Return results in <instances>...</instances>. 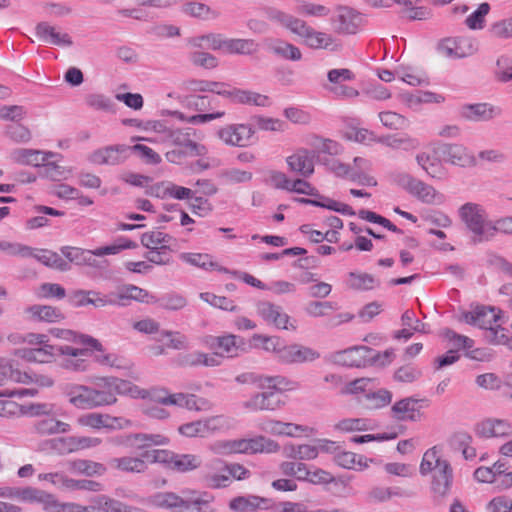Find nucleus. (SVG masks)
<instances>
[{
	"instance_id": "f257e3e1",
	"label": "nucleus",
	"mask_w": 512,
	"mask_h": 512,
	"mask_svg": "<svg viewBox=\"0 0 512 512\" xmlns=\"http://www.w3.org/2000/svg\"><path fill=\"white\" fill-rule=\"evenodd\" d=\"M64 395L76 408L94 409L114 405L118 395L145 399L147 392L128 380L104 377L95 388L80 384H66Z\"/></svg>"
},
{
	"instance_id": "f03ea898",
	"label": "nucleus",
	"mask_w": 512,
	"mask_h": 512,
	"mask_svg": "<svg viewBox=\"0 0 512 512\" xmlns=\"http://www.w3.org/2000/svg\"><path fill=\"white\" fill-rule=\"evenodd\" d=\"M266 16L276 26L299 37L312 50H335V38L331 34L314 29L302 18L277 8L267 9Z\"/></svg>"
},
{
	"instance_id": "7ed1b4c3",
	"label": "nucleus",
	"mask_w": 512,
	"mask_h": 512,
	"mask_svg": "<svg viewBox=\"0 0 512 512\" xmlns=\"http://www.w3.org/2000/svg\"><path fill=\"white\" fill-rule=\"evenodd\" d=\"M195 491L183 490L181 494L174 492H157L150 497L151 504L170 512H218L211 506L212 496L194 497Z\"/></svg>"
},
{
	"instance_id": "20e7f679",
	"label": "nucleus",
	"mask_w": 512,
	"mask_h": 512,
	"mask_svg": "<svg viewBox=\"0 0 512 512\" xmlns=\"http://www.w3.org/2000/svg\"><path fill=\"white\" fill-rule=\"evenodd\" d=\"M393 350H386L379 353L367 346H355L343 351L337 352L334 356L335 362L350 367L365 366L368 361L385 366L392 361Z\"/></svg>"
},
{
	"instance_id": "39448f33",
	"label": "nucleus",
	"mask_w": 512,
	"mask_h": 512,
	"mask_svg": "<svg viewBox=\"0 0 512 512\" xmlns=\"http://www.w3.org/2000/svg\"><path fill=\"white\" fill-rule=\"evenodd\" d=\"M458 215L475 242H485L491 220L486 209L475 202H467L458 209Z\"/></svg>"
},
{
	"instance_id": "423d86ee",
	"label": "nucleus",
	"mask_w": 512,
	"mask_h": 512,
	"mask_svg": "<svg viewBox=\"0 0 512 512\" xmlns=\"http://www.w3.org/2000/svg\"><path fill=\"white\" fill-rule=\"evenodd\" d=\"M158 132L163 134V141L190 152V156H203L207 153L204 145L197 143V131L194 128H170L159 125Z\"/></svg>"
},
{
	"instance_id": "0eeeda50",
	"label": "nucleus",
	"mask_w": 512,
	"mask_h": 512,
	"mask_svg": "<svg viewBox=\"0 0 512 512\" xmlns=\"http://www.w3.org/2000/svg\"><path fill=\"white\" fill-rule=\"evenodd\" d=\"M57 354L74 357L87 356L88 350L70 345H51L48 343L23 350V357L29 361H35L39 363L50 362L52 358Z\"/></svg>"
},
{
	"instance_id": "6e6552de",
	"label": "nucleus",
	"mask_w": 512,
	"mask_h": 512,
	"mask_svg": "<svg viewBox=\"0 0 512 512\" xmlns=\"http://www.w3.org/2000/svg\"><path fill=\"white\" fill-rule=\"evenodd\" d=\"M438 51L447 58L461 59L475 54L478 44L468 36L448 37L439 43Z\"/></svg>"
},
{
	"instance_id": "1a4fd4ad",
	"label": "nucleus",
	"mask_w": 512,
	"mask_h": 512,
	"mask_svg": "<svg viewBox=\"0 0 512 512\" xmlns=\"http://www.w3.org/2000/svg\"><path fill=\"white\" fill-rule=\"evenodd\" d=\"M362 15L351 7L339 5L335 9V15L331 18L334 31L338 34H356L363 25Z\"/></svg>"
},
{
	"instance_id": "9d476101",
	"label": "nucleus",
	"mask_w": 512,
	"mask_h": 512,
	"mask_svg": "<svg viewBox=\"0 0 512 512\" xmlns=\"http://www.w3.org/2000/svg\"><path fill=\"white\" fill-rule=\"evenodd\" d=\"M320 358V353L308 346L301 344H283L277 351V361L283 364H302L313 362Z\"/></svg>"
},
{
	"instance_id": "9b49d317",
	"label": "nucleus",
	"mask_w": 512,
	"mask_h": 512,
	"mask_svg": "<svg viewBox=\"0 0 512 512\" xmlns=\"http://www.w3.org/2000/svg\"><path fill=\"white\" fill-rule=\"evenodd\" d=\"M131 148L128 145H110L94 151L89 160L97 165H119L130 155Z\"/></svg>"
},
{
	"instance_id": "f8f14e48",
	"label": "nucleus",
	"mask_w": 512,
	"mask_h": 512,
	"mask_svg": "<svg viewBox=\"0 0 512 512\" xmlns=\"http://www.w3.org/2000/svg\"><path fill=\"white\" fill-rule=\"evenodd\" d=\"M21 502L41 504L45 512H61L64 508L55 495L32 486L22 487Z\"/></svg>"
},
{
	"instance_id": "ddd939ff",
	"label": "nucleus",
	"mask_w": 512,
	"mask_h": 512,
	"mask_svg": "<svg viewBox=\"0 0 512 512\" xmlns=\"http://www.w3.org/2000/svg\"><path fill=\"white\" fill-rule=\"evenodd\" d=\"M454 473L450 463H443L440 470H436L432 475L431 492L433 499L441 501L446 499L453 487Z\"/></svg>"
},
{
	"instance_id": "4468645a",
	"label": "nucleus",
	"mask_w": 512,
	"mask_h": 512,
	"mask_svg": "<svg viewBox=\"0 0 512 512\" xmlns=\"http://www.w3.org/2000/svg\"><path fill=\"white\" fill-rule=\"evenodd\" d=\"M254 129L247 124H231L221 128L217 135L226 145L245 147L249 144Z\"/></svg>"
},
{
	"instance_id": "2eb2a0df",
	"label": "nucleus",
	"mask_w": 512,
	"mask_h": 512,
	"mask_svg": "<svg viewBox=\"0 0 512 512\" xmlns=\"http://www.w3.org/2000/svg\"><path fill=\"white\" fill-rule=\"evenodd\" d=\"M202 479L205 485L212 489L228 487L231 483L227 472V463L214 459L206 464Z\"/></svg>"
},
{
	"instance_id": "dca6fc26",
	"label": "nucleus",
	"mask_w": 512,
	"mask_h": 512,
	"mask_svg": "<svg viewBox=\"0 0 512 512\" xmlns=\"http://www.w3.org/2000/svg\"><path fill=\"white\" fill-rule=\"evenodd\" d=\"M256 312L267 324L278 329H288L290 317L281 306L269 301H259L256 304Z\"/></svg>"
},
{
	"instance_id": "f3484780",
	"label": "nucleus",
	"mask_w": 512,
	"mask_h": 512,
	"mask_svg": "<svg viewBox=\"0 0 512 512\" xmlns=\"http://www.w3.org/2000/svg\"><path fill=\"white\" fill-rule=\"evenodd\" d=\"M168 439L160 434L131 433L118 437L115 443L138 450L167 444Z\"/></svg>"
},
{
	"instance_id": "a211bd4d",
	"label": "nucleus",
	"mask_w": 512,
	"mask_h": 512,
	"mask_svg": "<svg viewBox=\"0 0 512 512\" xmlns=\"http://www.w3.org/2000/svg\"><path fill=\"white\" fill-rule=\"evenodd\" d=\"M440 153L452 165L469 167L477 164L475 156L460 144H445L440 147Z\"/></svg>"
},
{
	"instance_id": "6ab92c4d",
	"label": "nucleus",
	"mask_w": 512,
	"mask_h": 512,
	"mask_svg": "<svg viewBox=\"0 0 512 512\" xmlns=\"http://www.w3.org/2000/svg\"><path fill=\"white\" fill-rule=\"evenodd\" d=\"M315 152L308 149H299L286 158L289 169L307 178L314 173Z\"/></svg>"
},
{
	"instance_id": "aec40b11",
	"label": "nucleus",
	"mask_w": 512,
	"mask_h": 512,
	"mask_svg": "<svg viewBox=\"0 0 512 512\" xmlns=\"http://www.w3.org/2000/svg\"><path fill=\"white\" fill-rule=\"evenodd\" d=\"M272 507V500L257 495L237 496L230 500L229 509L233 512H256Z\"/></svg>"
},
{
	"instance_id": "412c9836",
	"label": "nucleus",
	"mask_w": 512,
	"mask_h": 512,
	"mask_svg": "<svg viewBox=\"0 0 512 512\" xmlns=\"http://www.w3.org/2000/svg\"><path fill=\"white\" fill-rule=\"evenodd\" d=\"M462 319L467 324L477 326L487 331L497 322L499 314L496 312L495 308L481 306L475 308L473 311L464 312Z\"/></svg>"
},
{
	"instance_id": "4be33fe9",
	"label": "nucleus",
	"mask_w": 512,
	"mask_h": 512,
	"mask_svg": "<svg viewBox=\"0 0 512 512\" xmlns=\"http://www.w3.org/2000/svg\"><path fill=\"white\" fill-rule=\"evenodd\" d=\"M35 36L42 42L62 47L73 45L72 38L68 33L57 32L55 27L48 22H39L35 27Z\"/></svg>"
},
{
	"instance_id": "5701e85b",
	"label": "nucleus",
	"mask_w": 512,
	"mask_h": 512,
	"mask_svg": "<svg viewBox=\"0 0 512 512\" xmlns=\"http://www.w3.org/2000/svg\"><path fill=\"white\" fill-rule=\"evenodd\" d=\"M476 432L480 437H507L512 434V424L505 419L488 418L481 421Z\"/></svg>"
},
{
	"instance_id": "b1692460",
	"label": "nucleus",
	"mask_w": 512,
	"mask_h": 512,
	"mask_svg": "<svg viewBox=\"0 0 512 512\" xmlns=\"http://www.w3.org/2000/svg\"><path fill=\"white\" fill-rule=\"evenodd\" d=\"M238 337L233 334H227L223 336H206L204 338L205 345L216 351L222 357H233L237 355L239 343L237 342Z\"/></svg>"
},
{
	"instance_id": "393cba45",
	"label": "nucleus",
	"mask_w": 512,
	"mask_h": 512,
	"mask_svg": "<svg viewBox=\"0 0 512 512\" xmlns=\"http://www.w3.org/2000/svg\"><path fill=\"white\" fill-rule=\"evenodd\" d=\"M239 441V453H275L279 451V444L267 437L256 436L248 439H238Z\"/></svg>"
},
{
	"instance_id": "a878e982",
	"label": "nucleus",
	"mask_w": 512,
	"mask_h": 512,
	"mask_svg": "<svg viewBox=\"0 0 512 512\" xmlns=\"http://www.w3.org/2000/svg\"><path fill=\"white\" fill-rule=\"evenodd\" d=\"M267 50L274 56L287 61H300L302 52L299 47L281 38H271L267 41Z\"/></svg>"
},
{
	"instance_id": "bb28decb",
	"label": "nucleus",
	"mask_w": 512,
	"mask_h": 512,
	"mask_svg": "<svg viewBox=\"0 0 512 512\" xmlns=\"http://www.w3.org/2000/svg\"><path fill=\"white\" fill-rule=\"evenodd\" d=\"M108 464L111 468L124 473L142 474L148 469L143 453L140 456L111 458Z\"/></svg>"
},
{
	"instance_id": "cd10ccee",
	"label": "nucleus",
	"mask_w": 512,
	"mask_h": 512,
	"mask_svg": "<svg viewBox=\"0 0 512 512\" xmlns=\"http://www.w3.org/2000/svg\"><path fill=\"white\" fill-rule=\"evenodd\" d=\"M282 405L280 396L274 391H266L253 395L244 403V407L253 411H274Z\"/></svg>"
},
{
	"instance_id": "c85d7f7f",
	"label": "nucleus",
	"mask_w": 512,
	"mask_h": 512,
	"mask_svg": "<svg viewBox=\"0 0 512 512\" xmlns=\"http://www.w3.org/2000/svg\"><path fill=\"white\" fill-rule=\"evenodd\" d=\"M501 114L499 107L488 103H477L463 107L462 115L470 121H489Z\"/></svg>"
},
{
	"instance_id": "c756f323",
	"label": "nucleus",
	"mask_w": 512,
	"mask_h": 512,
	"mask_svg": "<svg viewBox=\"0 0 512 512\" xmlns=\"http://www.w3.org/2000/svg\"><path fill=\"white\" fill-rule=\"evenodd\" d=\"M418 400L413 397L403 398L391 407L392 417L398 421H417L420 416L416 408Z\"/></svg>"
},
{
	"instance_id": "7c9ffc66",
	"label": "nucleus",
	"mask_w": 512,
	"mask_h": 512,
	"mask_svg": "<svg viewBox=\"0 0 512 512\" xmlns=\"http://www.w3.org/2000/svg\"><path fill=\"white\" fill-rule=\"evenodd\" d=\"M52 152H43L35 149L18 148L11 154L12 159L22 165L39 166L44 164L49 158L54 157Z\"/></svg>"
},
{
	"instance_id": "2f4dec72",
	"label": "nucleus",
	"mask_w": 512,
	"mask_h": 512,
	"mask_svg": "<svg viewBox=\"0 0 512 512\" xmlns=\"http://www.w3.org/2000/svg\"><path fill=\"white\" fill-rule=\"evenodd\" d=\"M230 96V101L235 104L254 105L257 107H269L271 105V100L267 95L250 90L232 88V95Z\"/></svg>"
},
{
	"instance_id": "473e14b6",
	"label": "nucleus",
	"mask_w": 512,
	"mask_h": 512,
	"mask_svg": "<svg viewBox=\"0 0 512 512\" xmlns=\"http://www.w3.org/2000/svg\"><path fill=\"white\" fill-rule=\"evenodd\" d=\"M259 50V43L252 38H228L226 45V53L232 55L253 56Z\"/></svg>"
},
{
	"instance_id": "72a5a7b5",
	"label": "nucleus",
	"mask_w": 512,
	"mask_h": 512,
	"mask_svg": "<svg viewBox=\"0 0 512 512\" xmlns=\"http://www.w3.org/2000/svg\"><path fill=\"white\" fill-rule=\"evenodd\" d=\"M51 333L59 339H63L68 342H72L75 344L85 346V349H87L88 351H89L88 347H90L94 350H98V351L102 350L101 343L93 337L83 335V334L79 335V334H76L72 330H65V329H52Z\"/></svg>"
},
{
	"instance_id": "f704fd0d",
	"label": "nucleus",
	"mask_w": 512,
	"mask_h": 512,
	"mask_svg": "<svg viewBox=\"0 0 512 512\" xmlns=\"http://www.w3.org/2000/svg\"><path fill=\"white\" fill-rule=\"evenodd\" d=\"M71 472L82 474L88 477L101 476L107 471L105 465L88 459H77L67 463Z\"/></svg>"
},
{
	"instance_id": "c9c22d12",
	"label": "nucleus",
	"mask_w": 512,
	"mask_h": 512,
	"mask_svg": "<svg viewBox=\"0 0 512 512\" xmlns=\"http://www.w3.org/2000/svg\"><path fill=\"white\" fill-rule=\"evenodd\" d=\"M24 312L34 321L57 322L63 319L60 310L49 305H32L27 307Z\"/></svg>"
},
{
	"instance_id": "e433bc0d",
	"label": "nucleus",
	"mask_w": 512,
	"mask_h": 512,
	"mask_svg": "<svg viewBox=\"0 0 512 512\" xmlns=\"http://www.w3.org/2000/svg\"><path fill=\"white\" fill-rule=\"evenodd\" d=\"M35 258L47 267L57 269L60 271H67L70 269L69 262L62 258L58 253L47 249H33V254L30 256Z\"/></svg>"
},
{
	"instance_id": "4c0bfd02",
	"label": "nucleus",
	"mask_w": 512,
	"mask_h": 512,
	"mask_svg": "<svg viewBox=\"0 0 512 512\" xmlns=\"http://www.w3.org/2000/svg\"><path fill=\"white\" fill-rule=\"evenodd\" d=\"M416 161L430 177L438 180L446 177V170L438 158L422 152L416 155Z\"/></svg>"
},
{
	"instance_id": "58836bf2",
	"label": "nucleus",
	"mask_w": 512,
	"mask_h": 512,
	"mask_svg": "<svg viewBox=\"0 0 512 512\" xmlns=\"http://www.w3.org/2000/svg\"><path fill=\"white\" fill-rule=\"evenodd\" d=\"M180 259L190 265L202 268L204 270H217L225 273L229 272V269L220 266L217 262L213 261V258L209 254L204 253H182Z\"/></svg>"
},
{
	"instance_id": "ea45409f",
	"label": "nucleus",
	"mask_w": 512,
	"mask_h": 512,
	"mask_svg": "<svg viewBox=\"0 0 512 512\" xmlns=\"http://www.w3.org/2000/svg\"><path fill=\"white\" fill-rule=\"evenodd\" d=\"M411 195L419 201L430 205L441 204L444 201V196L441 193H439L433 186L419 179L416 182Z\"/></svg>"
},
{
	"instance_id": "a19ab883",
	"label": "nucleus",
	"mask_w": 512,
	"mask_h": 512,
	"mask_svg": "<svg viewBox=\"0 0 512 512\" xmlns=\"http://www.w3.org/2000/svg\"><path fill=\"white\" fill-rule=\"evenodd\" d=\"M392 401V393L386 389L365 393L359 402L368 410H376L389 405Z\"/></svg>"
},
{
	"instance_id": "79ce46f5",
	"label": "nucleus",
	"mask_w": 512,
	"mask_h": 512,
	"mask_svg": "<svg viewBox=\"0 0 512 512\" xmlns=\"http://www.w3.org/2000/svg\"><path fill=\"white\" fill-rule=\"evenodd\" d=\"M346 285L349 289L368 291L380 285V281L368 273L350 272Z\"/></svg>"
},
{
	"instance_id": "37998d69",
	"label": "nucleus",
	"mask_w": 512,
	"mask_h": 512,
	"mask_svg": "<svg viewBox=\"0 0 512 512\" xmlns=\"http://www.w3.org/2000/svg\"><path fill=\"white\" fill-rule=\"evenodd\" d=\"M26 373H22L17 363L9 358L0 359V386L4 385L7 381L23 382L26 378Z\"/></svg>"
},
{
	"instance_id": "c03bdc74",
	"label": "nucleus",
	"mask_w": 512,
	"mask_h": 512,
	"mask_svg": "<svg viewBox=\"0 0 512 512\" xmlns=\"http://www.w3.org/2000/svg\"><path fill=\"white\" fill-rule=\"evenodd\" d=\"M283 455L295 460H312L318 456V448L309 444H289L284 446Z\"/></svg>"
},
{
	"instance_id": "a18cd8bd",
	"label": "nucleus",
	"mask_w": 512,
	"mask_h": 512,
	"mask_svg": "<svg viewBox=\"0 0 512 512\" xmlns=\"http://www.w3.org/2000/svg\"><path fill=\"white\" fill-rule=\"evenodd\" d=\"M173 238L159 230H153L142 234L141 244L149 250L169 249V244Z\"/></svg>"
},
{
	"instance_id": "49530a36",
	"label": "nucleus",
	"mask_w": 512,
	"mask_h": 512,
	"mask_svg": "<svg viewBox=\"0 0 512 512\" xmlns=\"http://www.w3.org/2000/svg\"><path fill=\"white\" fill-rule=\"evenodd\" d=\"M443 463L449 462L440 458L438 448L434 446L424 453L419 472L422 476H426L429 473H434L436 470H440Z\"/></svg>"
},
{
	"instance_id": "de8ad7c7",
	"label": "nucleus",
	"mask_w": 512,
	"mask_h": 512,
	"mask_svg": "<svg viewBox=\"0 0 512 512\" xmlns=\"http://www.w3.org/2000/svg\"><path fill=\"white\" fill-rule=\"evenodd\" d=\"M378 142L392 149H400L404 151H412L418 149L420 142L418 139L408 135L403 136H384L378 139Z\"/></svg>"
},
{
	"instance_id": "09e8293b",
	"label": "nucleus",
	"mask_w": 512,
	"mask_h": 512,
	"mask_svg": "<svg viewBox=\"0 0 512 512\" xmlns=\"http://www.w3.org/2000/svg\"><path fill=\"white\" fill-rule=\"evenodd\" d=\"M334 461L340 467L345 469H364L367 465V459L363 456H358L353 452H339L334 456Z\"/></svg>"
},
{
	"instance_id": "8fccbe9b",
	"label": "nucleus",
	"mask_w": 512,
	"mask_h": 512,
	"mask_svg": "<svg viewBox=\"0 0 512 512\" xmlns=\"http://www.w3.org/2000/svg\"><path fill=\"white\" fill-rule=\"evenodd\" d=\"M183 11L186 15L191 17L200 18L202 20L216 19L219 13L212 10L209 6L199 2H188L183 6Z\"/></svg>"
},
{
	"instance_id": "3c124183",
	"label": "nucleus",
	"mask_w": 512,
	"mask_h": 512,
	"mask_svg": "<svg viewBox=\"0 0 512 512\" xmlns=\"http://www.w3.org/2000/svg\"><path fill=\"white\" fill-rule=\"evenodd\" d=\"M69 424L54 418H45L35 424L36 431L41 435L65 433L69 430Z\"/></svg>"
},
{
	"instance_id": "603ef678",
	"label": "nucleus",
	"mask_w": 512,
	"mask_h": 512,
	"mask_svg": "<svg viewBox=\"0 0 512 512\" xmlns=\"http://www.w3.org/2000/svg\"><path fill=\"white\" fill-rule=\"evenodd\" d=\"M201 465L199 457L192 454H174L170 468L180 472L194 470Z\"/></svg>"
},
{
	"instance_id": "864d4df0",
	"label": "nucleus",
	"mask_w": 512,
	"mask_h": 512,
	"mask_svg": "<svg viewBox=\"0 0 512 512\" xmlns=\"http://www.w3.org/2000/svg\"><path fill=\"white\" fill-rule=\"evenodd\" d=\"M85 103L87 106L96 111L113 112L114 103L112 99L104 94L91 93L86 95Z\"/></svg>"
},
{
	"instance_id": "5fc2aeb1",
	"label": "nucleus",
	"mask_w": 512,
	"mask_h": 512,
	"mask_svg": "<svg viewBox=\"0 0 512 512\" xmlns=\"http://www.w3.org/2000/svg\"><path fill=\"white\" fill-rule=\"evenodd\" d=\"M61 441L67 443L69 452L97 447L102 442V440L98 437L87 436H73L66 439H61Z\"/></svg>"
},
{
	"instance_id": "6e6d98bb",
	"label": "nucleus",
	"mask_w": 512,
	"mask_h": 512,
	"mask_svg": "<svg viewBox=\"0 0 512 512\" xmlns=\"http://www.w3.org/2000/svg\"><path fill=\"white\" fill-rule=\"evenodd\" d=\"M497 233L512 235V216L501 217L491 220L485 242L492 241Z\"/></svg>"
},
{
	"instance_id": "4d7b16f0",
	"label": "nucleus",
	"mask_w": 512,
	"mask_h": 512,
	"mask_svg": "<svg viewBox=\"0 0 512 512\" xmlns=\"http://www.w3.org/2000/svg\"><path fill=\"white\" fill-rule=\"evenodd\" d=\"M200 299L213 307L225 311L236 312L239 310L234 302L225 296H218L210 292H202L200 293Z\"/></svg>"
},
{
	"instance_id": "13d9d810",
	"label": "nucleus",
	"mask_w": 512,
	"mask_h": 512,
	"mask_svg": "<svg viewBox=\"0 0 512 512\" xmlns=\"http://www.w3.org/2000/svg\"><path fill=\"white\" fill-rule=\"evenodd\" d=\"M490 11V5L487 2L481 3L478 8L471 13L465 20V24L472 30H480L484 27L485 17Z\"/></svg>"
},
{
	"instance_id": "bf43d9fd",
	"label": "nucleus",
	"mask_w": 512,
	"mask_h": 512,
	"mask_svg": "<svg viewBox=\"0 0 512 512\" xmlns=\"http://www.w3.org/2000/svg\"><path fill=\"white\" fill-rule=\"evenodd\" d=\"M209 451L214 455L228 456L239 453V441L235 440H218L209 445Z\"/></svg>"
},
{
	"instance_id": "052dcab7",
	"label": "nucleus",
	"mask_w": 512,
	"mask_h": 512,
	"mask_svg": "<svg viewBox=\"0 0 512 512\" xmlns=\"http://www.w3.org/2000/svg\"><path fill=\"white\" fill-rule=\"evenodd\" d=\"M190 62L197 67L214 69L219 65L218 58L204 51H193L189 54Z\"/></svg>"
},
{
	"instance_id": "680f3d73",
	"label": "nucleus",
	"mask_w": 512,
	"mask_h": 512,
	"mask_svg": "<svg viewBox=\"0 0 512 512\" xmlns=\"http://www.w3.org/2000/svg\"><path fill=\"white\" fill-rule=\"evenodd\" d=\"M281 472L286 476H294L298 480L305 481L310 476L307 466L301 462H282L280 464Z\"/></svg>"
},
{
	"instance_id": "e2e57ef3",
	"label": "nucleus",
	"mask_w": 512,
	"mask_h": 512,
	"mask_svg": "<svg viewBox=\"0 0 512 512\" xmlns=\"http://www.w3.org/2000/svg\"><path fill=\"white\" fill-rule=\"evenodd\" d=\"M159 306L168 311H179L186 307L187 299L177 293H169L158 298Z\"/></svg>"
},
{
	"instance_id": "0e129e2a",
	"label": "nucleus",
	"mask_w": 512,
	"mask_h": 512,
	"mask_svg": "<svg viewBox=\"0 0 512 512\" xmlns=\"http://www.w3.org/2000/svg\"><path fill=\"white\" fill-rule=\"evenodd\" d=\"M378 117L382 125L388 129L398 130L407 126L405 117L393 111L380 112Z\"/></svg>"
},
{
	"instance_id": "69168bd1",
	"label": "nucleus",
	"mask_w": 512,
	"mask_h": 512,
	"mask_svg": "<svg viewBox=\"0 0 512 512\" xmlns=\"http://www.w3.org/2000/svg\"><path fill=\"white\" fill-rule=\"evenodd\" d=\"M265 183L275 189L289 191L291 181L285 173L277 170H268L265 172Z\"/></svg>"
},
{
	"instance_id": "338daca9",
	"label": "nucleus",
	"mask_w": 512,
	"mask_h": 512,
	"mask_svg": "<svg viewBox=\"0 0 512 512\" xmlns=\"http://www.w3.org/2000/svg\"><path fill=\"white\" fill-rule=\"evenodd\" d=\"M490 33L495 38H512V16L493 23L490 27Z\"/></svg>"
},
{
	"instance_id": "774afa93",
	"label": "nucleus",
	"mask_w": 512,
	"mask_h": 512,
	"mask_svg": "<svg viewBox=\"0 0 512 512\" xmlns=\"http://www.w3.org/2000/svg\"><path fill=\"white\" fill-rule=\"evenodd\" d=\"M421 376V371L411 364L399 367L394 373V379L402 383H412Z\"/></svg>"
}]
</instances>
